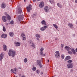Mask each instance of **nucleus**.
<instances>
[{
	"label": "nucleus",
	"mask_w": 77,
	"mask_h": 77,
	"mask_svg": "<svg viewBox=\"0 0 77 77\" xmlns=\"http://www.w3.org/2000/svg\"><path fill=\"white\" fill-rule=\"evenodd\" d=\"M72 52H73V54H75L76 52H75V50H74V49H72Z\"/></svg>",
	"instance_id": "25"
},
{
	"label": "nucleus",
	"mask_w": 77,
	"mask_h": 77,
	"mask_svg": "<svg viewBox=\"0 0 77 77\" xmlns=\"http://www.w3.org/2000/svg\"><path fill=\"white\" fill-rule=\"evenodd\" d=\"M24 62H25V63H26L27 62V58H25L24 60Z\"/></svg>",
	"instance_id": "27"
},
{
	"label": "nucleus",
	"mask_w": 77,
	"mask_h": 77,
	"mask_svg": "<svg viewBox=\"0 0 77 77\" xmlns=\"http://www.w3.org/2000/svg\"><path fill=\"white\" fill-rule=\"evenodd\" d=\"M61 57L62 59H64V57H65V56H64V55H62L61 56Z\"/></svg>",
	"instance_id": "36"
},
{
	"label": "nucleus",
	"mask_w": 77,
	"mask_h": 77,
	"mask_svg": "<svg viewBox=\"0 0 77 77\" xmlns=\"http://www.w3.org/2000/svg\"><path fill=\"white\" fill-rule=\"evenodd\" d=\"M23 40H24V41H25V40H26V37H24L23 38Z\"/></svg>",
	"instance_id": "41"
},
{
	"label": "nucleus",
	"mask_w": 77,
	"mask_h": 77,
	"mask_svg": "<svg viewBox=\"0 0 77 77\" xmlns=\"http://www.w3.org/2000/svg\"><path fill=\"white\" fill-rule=\"evenodd\" d=\"M40 51H41V52L43 51H44V48H42L40 49Z\"/></svg>",
	"instance_id": "37"
},
{
	"label": "nucleus",
	"mask_w": 77,
	"mask_h": 77,
	"mask_svg": "<svg viewBox=\"0 0 77 77\" xmlns=\"http://www.w3.org/2000/svg\"><path fill=\"white\" fill-rule=\"evenodd\" d=\"M71 59V57H70V56H67L66 57L65 59V60H69V59Z\"/></svg>",
	"instance_id": "12"
},
{
	"label": "nucleus",
	"mask_w": 77,
	"mask_h": 77,
	"mask_svg": "<svg viewBox=\"0 0 77 77\" xmlns=\"http://www.w3.org/2000/svg\"><path fill=\"white\" fill-rule=\"evenodd\" d=\"M23 21H21L20 23H23Z\"/></svg>",
	"instance_id": "50"
},
{
	"label": "nucleus",
	"mask_w": 77,
	"mask_h": 77,
	"mask_svg": "<svg viewBox=\"0 0 77 77\" xmlns=\"http://www.w3.org/2000/svg\"><path fill=\"white\" fill-rule=\"evenodd\" d=\"M53 26L54 27L55 29H57V28H58V26H57L56 24H54Z\"/></svg>",
	"instance_id": "23"
},
{
	"label": "nucleus",
	"mask_w": 77,
	"mask_h": 77,
	"mask_svg": "<svg viewBox=\"0 0 77 77\" xmlns=\"http://www.w3.org/2000/svg\"><path fill=\"white\" fill-rule=\"evenodd\" d=\"M4 55H3V54H1L0 55V61H2L3 59V56Z\"/></svg>",
	"instance_id": "8"
},
{
	"label": "nucleus",
	"mask_w": 77,
	"mask_h": 77,
	"mask_svg": "<svg viewBox=\"0 0 77 77\" xmlns=\"http://www.w3.org/2000/svg\"><path fill=\"white\" fill-rule=\"evenodd\" d=\"M35 36L37 38H40V35H38V34L36 35H35Z\"/></svg>",
	"instance_id": "29"
},
{
	"label": "nucleus",
	"mask_w": 77,
	"mask_h": 77,
	"mask_svg": "<svg viewBox=\"0 0 77 77\" xmlns=\"http://www.w3.org/2000/svg\"><path fill=\"white\" fill-rule=\"evenodd\" d=\"M68 25L69 26V27H70L71 29H73V28H74L72 24L71 23H69L68 24Z\"/></svg>",
	"instance_id": "13"
},
{
	"label": "nucleus",
	"mask_w": 77,
	"mask_h": 77,
	"mask_svg": "<svg viewBox=\"0 0 77 77\" xmlns=\"http://www.w3.org/2000/svg\"><path fill=\"white\" fill-rule=\"evenodd\" d=\"M49 2H50L51 3H54V1H51L50 0H49Z\"/></svg>",
	"instance_id": "38"
},
{
	"label": "nucleus",
	"mask_w": 77,
	"mask_h": 77,
	"mask_svg": "<svg viewBox=\"0 0 77 77\" xmlns=\"http://www.w3.org/2000/svg\"><path fill=\"white\" fill-rule=\"evenodd\" d=\"M36 69V68H32V70L33 71H35Z\"/></svg>",
	"instance_id": "32"
},
{
	"label": "nucleus",
	"mask_w": 77,
	"mask_h": 77,
	"mask_svg": "<svg viewBox=\"0 0 77 77\" xmlns=\"http://www.w3.org/2000/svg\"><path fill=\"white\" fill-rule=\"evenodd\" d=\"M21 45V43L19 42H17L16 43V46L17 47H18L19 46H20Z\"/></svg>",
	"instance_id": "16"
},
{
	"label": "nucleus",
	"mask_w": 77,
	"mask_h": 77,
	"mask_svg": "<svg viewBox=\"0 0 77 77\" xmlns=\"http://www.w3.org/2000/svg\"><path fill=\"white\" fill-rule=\"evenodd\" d=\"M55 57H57V58L60 57V55H59V54H56Z\"/></svg>",
	"instance_id": "24"
},
{
	"label": "nucleus",
	"mask_w": 77,
	"mask_h": 77,
	"mask_svg": "<svg viewBox=\"0 0 77 77\" xmlns=\"http://www.w3.org/2000/svg\"><path fill=\"white\" fill-rule=\"evenodd\" d=\"M56 54H59V51H57L55 52Z\"/></svg>",
	"instance_id": "31"
},
{
	"label": "nucleus",
	"mask_w": 77,
	"mask_h": 77,
	"mask_svg": "<svg viewBox=\"0 0 77 77\" xmlns=\"http://www.w3.org/2000/svg\"><path fill=\"white\" fill-rule=\"evenodd\" d=\"M57 5L58 7H59L60 8H62V6L61 4H60L59 3H58L57 4Z\"/></svg>",
	"instance_id": "21"
},
{
	"label": "nucleus",
	"mask_w": 77,
	"mask_h": 77,
	"mask_svg": "<svg viewBox=\"0 0 77 77\" xmlns=\"http://www.w3.org/2000/svg\"><path fill=\"white\" fill-rule=\"evenodd\" d=\"M16 71H17V68H14V70L12 69H11V72H13V73H14V74H15V73L16 72Z\"/></svg>",
	"instance_id": "10"
},
{
	"label": "nucleus",
	"mask_w": 77,
	"mask_h": 77,
	"mask_svg": "<svg viewBox=\"0 0 77 77\" xmlns=\"http://www.w3.org/2000/svg\"><path fill=\"white\" fill-rule=\"evenodd\" d=\"M61 47H62V48L63 47V45L61 44Z\"/></svg>",
	"instance_id": "44"
},
{
	"label": "nucleus",
	"mask_w": 77,
	"mask_h": 77,
	"mask_svg": "<svg viewBox=\"0 0 77 77\" xmlns=\"http://www.w3.org/2000/svg\"><path fill=\"white\" fill-rule=\"evenodd\" d=\"M47 27H48V26H44L43 27L41 28L40 29V30H42V31H44L45 30V29H46V28H47Z\"/></svg>",
	"instance_id": "6"
},
{
	"label": "nucleus",
	"mask_w": 77,
	"mask_h": 77,
	"mask_svg": "<svg viewBox=\"0 0 77 77\" xmlns=\"http://www.w3.org/2000/svg\"><path fill=\"white\" fill-rule=\"evenodd\" d=\"M40 72V71L39 70H37L36 72L37 73V74H39Z\"/></svg>",
	"instance_id": "39"
},
{
	"label": "nucleus",
	"mask_w": 77,
	"mask_h": 77,
	"mask_svg": "<svg viewBox=\"0 0 77 77\" xmlns=\"http://www.w3.org/2000/svg\"><path fill=\"white\" fill-rule=\"evenodd\" d=\"M32 1L33 2H36V0H32Z\"/></svg>",
	"instance_id": "45"
},
{
	"label": "nucleus",
	"mask_w": 77,
	"mask_h": 77,
	"mask_svg": "<svg viewBox=\"0 0 77 77\" xmlns=\"http://www.w3.org/2000/svg\"><path fill=\"white\" fill-rule=\"evenodd\" d=\"M44 6V3L43 2H41L39 4L40 8H43Z\"/></svg>",
	"instance_id": "7"
},
{
	"label": "nucleus",
	"mask_w": 77,
	"mask_h": 77,
	"mask_svg": "<svg viewBox=\"0 0 77 77\" xmlns=\"http://www.w3.org/2000/svg\"><path fill=\"white\" fill-rule=\"evenodd\" d=\"M37 0V1H40V0Z\"/></svg>",
	"instance_id": "52"
},
{
	"label": "nucleus",
	"mask_w": 77,
	"mask_h": 77,
	"mask_svg": "<svg viewBox=\"0 0 77 77\" xmlns=\"http://www.w3.org/2000/svg\"><path fill=\"white\" fill-rule=\"evenodd\" d=\"M14 21L13 20H12L10 22V24H14Z\"/></svg>",
	"instance_id": "34"
},
{
	"label": "nucleus",
	"mask_w": 77,
	"mask_h": 77,
	"mask_svg": "<svg viewBox=\"0 0 77 77\" xmlns=\"http://www.w3.org/2000/svg\"><path fill=\"white\" fill-rule=\"evenodd\" d=\"M41 75H42V74H43V72H41Z\"/></svg>",
	"instance_id": "47"
},
{
	"label": "nucleus",
	"mask_w": 77,
	"mask_h": 77,
	"mask_svg": "<svg viewBox=\"0 0 77 77\" xmlns=\"http://www.w3.org/2000/svg\"><path fill=\"white\" fill-rule=\"evenodd\" d=\"M31 47H33V48H35V45L33 43V44H32L31 45Z\"/></svg>",
	"instance_id": "26"
},
{
	"label": "nucleus",
	"mask_w": 77,
	"mask_h": 77,
	"mask_svg": "<svg viewBox=\"0 0 77 77\" xmlns=\"http://www.w3.org/2000/svg\"><path fill=\"white\" fill-rule=\"evenodd\" d=\"M9 35L10 36L12 37L14 36V33L12 32H10L9 33Z\"/></svg>",
	"instance_id": "20"
},
{
	"label": "nucleus",
	"mask_w": 77,
	"mask_h": 77,
	"mask_svg": "<svg viewBox=\"0 0 77 77\" xmlns=\"http://www.w3.org/2000/svg\"><path fill=\"white\" fill-rule=\"evenodd\" d=\"M15 54V51H13L12 49L9 50V52H8V55L10 56H12V57H14Z\"/></svg>",
	"instance_id": "2"
},
{
	"label": "nucleus",
	"mask_w": 77,
	"mask_h": 77,
	"mask_svg": "<svg viewBox=\"0 0 77 77\" xmlns=\"http://www.w3.org/2000/svg\"><path fill=\"white\" fill-rule=\"evenodd\" d=\"M36 14H34L32 15V17H34L36 16Z\"/></svg>",
	"instance_id": "40"
},
{
	"label": "nucleus",
	"mask_w": 77,
	"mask_h": 77,
	"mask_svg": "<svg viewBox=\"0 0 77 77\" xmlns=\"http://www.w3.org/2000/svg\"><path fill=\"white\" fill-rule=\"evenodd\" d=\"M39 66H40V68H41V67H42V65H38Z\"/></svg>",
	"instance_id": "46"
},
{
	"label": "nucleus",
	"mask_w": 77,
	"mask_h": 77,
	"mask_svg": "<svg viewBox=\"0 0 77 77\" xmlns=\"http://www.w3.org/2000/svg\"><path fill=\"white\" fill-rule=\"evenodd\" d=\"M68 63H71V62H72V60H70L69 61H67Z\"/></svg>",
	"instance_id": "28"
},
{
	"label": "nucleus",
	"mask_w": 77,
	"mask_h": 77,
	"mask_svg": "<svg viewBox=\"0 0 77 77\" xmlns=\"http://www.w3.org/2000/svg\"><path fill=\"white\" fill-rule=\"evenodd\" d=\"M37 65H40L41 64V61L39 60H37Z\"/></svg>",
	"instance_id": "14"
},
{
	"label": "nucleus",
	"mask_w": 77,
	"mask_h": 77,
	"mask_svg": "<svg viewBox=\"0 0 77 77\" xmlns=\"http://www.w3.org/2000/svg\"><path fill=\"white\" fill-rule=\"evenodd\" d=\"M2 8H3L4 9L5 8H6V5H5V4L4 3H2Z\"/></svg>",
	"instance_id": "17"
},
{
	"label": "nucleus",
	"mask_w": 77,
	"mask_h": 77,
	"mask_svg": "<svg viewBox=\"0 0 77 77\" xmlns=\"http://www.w3.org/2000/svg\"><path fill=\"white\" fill-rule=\"evenodd\" d=\"M55 39L56 40V39H56V38H55Z\"/></svg>",
	"instance_id": "56"
},
{
	"label": "nucleus",
	"mask_w": 77,
	"mask_h": 77,
	"mask_svg": "<svg viewBox=\"0 0 77 77\" xmlns=\"http://www.w3.org/2000/svg\"><path fill=\"white\" fill-rule=\"evenodd\" d=\"M26 8L27 9V12H30L31 9H32V5H29V7H28V6L26 7Z\"/></svg>",
	"instance_id": "5"
},
{
	"label": "nucleus",
	"mask_w": 77,
	"mask_h": 77,
	"mask_svg": "<svg viewBox=\"0 0 77 77\" xmlns=\"http://www.w3.org/2000/svg\"><path fill=\"white\" fill-rule=\"evenodd\" d=\"M65 48L66 50H67V51H68V53L69 54H72V49L70 48V47L66 46L65 47Z\"/></svg>",
	"instance_id": "3"
},
{
	"label": "nucleus",
	"mask_w": 77,
	"mask_h": 77,
	"mask_svg": "<svg viewBox=\"0 0 77 77\" xmlns=\"http://www.w3.org/2000/svg\"><path fill=\"white\" fill-rule=\"evenodd\" d=\"M18 13L21 14L22 13V10L21 9V8H19L18 9Z\"/></svg>",
	"instance_id": "19"
},
{
	"label": "nucleus",
	"mask_w": 77,
	"mask_h": 77,
	"mask_svg": "<svg viewBox=\"0 0 77 77\" xmlns=\"http://www.w3.org/2000/svg\"><path fill=\"white\" fill-rule=\"evenodd\" d=\"M3 46L4 50H5V51H6V50H7V48H8L7 46H6L5 45H4Z\"/></svg>",
	"instance_id": "15"
},
{
	"label": "nucleus",
	"mask_w": 77,
	"mask_h": 77,
	"mask_svg": "<svg viewBox=\"0 0 77 77\" xmlns=\"http://www.w3.org/2000/svg\"><path fill=\"white\" fill-rule=\"evenodd\" d=\"M68 68H72V65L71 63H69L67 65Z\"/></svg>",
	"instance_id": "18"
},
{
	"label": "nucleus",
	"mask_w": 77,
	"mask_h": 77,
	"mask_svg": "<svg viewBox=\"0 0 77 77\" xmlns=\"http://www.w3.org/2000/svg\"><path fill=\"white\" fill-rule=\"evenodd\" d=\"M45 11L46 12H48L49 11V9H48V6H45Z\"/></svg>",
	"instance_id": "9"
},
{
	"label": "nucleus",
	"mask_w": 77,
	"mask_h": 77,
	"mask_svg": "<svg viewBox=\"0 0 77 77\" xmlns=\"http://www.w3.org/2000/svg\"><path fill=\"white\" fill-rule=\"evenodd\" d=\"M75 2L76 3H77V0H76Z\"/></svg>",
	"instance_id": "51"
},
{
	"label": "nucleus",
	"mask_w": 77,
	"mask_h": 77,
	"mask_svg": "<svg viewBox=\"0 0 77 77\" xmlns=\"http://www.w3.org/2000/svg\"><path fill=\"white\" fill-rule=\"evenodd\" d=\"M42 24H44V25H46V22L44 20H43L42 21Z\"/></svg>",
	"instance_id": "22"
},
{
	"label": "nucleus",
	"mask_w": 77,
	"mask_h": 77,
	"mask_svg": "<svg viewBox=\"0 0 77 77\" xmlns=\"http://www.w3.org/2000/svg\"><path fill=\"white\" fill-rule=\"evenodd\" d=\"M40 54L41 55V56H42V54H43V52H41L40 53Z\"/></svg>",
	"instance_id": "42"
},
{
	"label": "nucleus",
	"mask_w": 77,
	"mask_h": 77,
	"mask_svg": "<svg viewBox=\"0 0 77 77\" xmlns=\"http://www.w3.org/2000/svg\"><path fill=\"white\" fill-rule=\"evenodd\" d=\"M7 17L5 16H2V20L4 22H6L8 20H11V18L9 15L7 14Z\"/></svg>",
	"instance_id": "1"
},
{
	"label": "nucleus",
	"mask_w": 77,
	"mask_h": 77,
	"mask_svg": "<svg viewBox=\"0 0 77 77\" xmlns=\"http://www.w3.org/2000/svg\"><path fill=\"white\" fill-rule=\"evenodd\" d=\"M7 37V35L5 34H3L2 35L1 38H5Z\"/></svg>",
	"instance_id": "11"
},
{
	"label": "nucleus",
	"mask_w": 77,
	"mask_h": 77,
	"mask_svg": "<svg viewBox=\"0 0 77 77\" xmlns=\"http://www.w3.org/2000/svg\"><path fill=\"white\" fill-rule=\"evenodd\" d=\"M24 18V16L21 15H19L18 17V20L19 21H21L23 20Z\"/></svg>",
	"instance_id": "4"
},
{
	"label": "nucleus",
	"mask_w": 77,
	"mask_h": 77,
	"mask_svg": "<svg viewBox=\"0 0 77 77\" xmlns=\"http://www.w3.org/2000/svg\"><path fill=\"white\" fill-rule=\"evenodd\" d=\"M3 31H4V32H6V29L5 28V27L4 26H3Z\"/></svg>",
	"instance_id": "33"
},
{
	"label": "nucleus",
	"mask_w": 77,
	"mask_h": 77,
	"mask_svg": "<svg viewBox=\"0 0 77 77\" xmlns=\"http://www.w3.org/2000/svg\"><path fill=\"white\" fill-rule=\"evenodd\" d=\"M37 40H39V39L38 38H37Z\"/></svg>",
	"instance_id": "48"
},
{
	"label": "nucleus",
	"mask_w": 77,
	"mask_h": 77,
	"mask_svg": "<svg viewBox=\"0 0 77 77\" xmlns=\"http://www.w3.org/2000/svg\"><path fill=\"white\" fill-rule=\"evenodd\" d=\"M24 2H26V0H24Z\"/></svg>",
	"instance_id": "54"
},
{
	"label": "nucleus",
	"mask_w": 77,
	"mask_h": 77,
	"mask_svg": "<svg viewBox=\"0 0 77 77\" xmlns=\"http://www.w3.org/2000/svg\"><path fill=\"white\" fill-rule=\"evenodd\" d=\"M21 35L22 37L25 36V34H24V33H22L21 34Z\"/></svg>",
	"instance_id": "35"
},
{
	"label": "nucleus",
	"mask_w": 77,
	"mask_h": 77,
	"mask_svg": "<svg viewBox=\"0 0 77 77\" xmlns=\"http://www.w3.org/2000/svg\"><path fill=\"white\" fill-rule=\"evenodd\" d=\"M22 77H25V76H22Z\"/></svg>",
	"instance_id": "53"
},
{
	"label": "nucleus",
	"mask_w": 77,
	"mask_h": 77,
	"mask_svg": "<svg viewBox=\"0 0 77 77\" xmlns=\"http://www.w3.org/2000/svg\"><path fill=\"white\" fill-rule=\"evenodd\" d=\"M48 62H49V60H48Z\"/></svg>",
	"instance_id": "55"
},
{
	"label": "nucleus",
	"mask_w": 77,
	"mask_h": 77,
	"mask_svg": "<svg viewBox=\"0 0 77 77\" xmlns=\"http://www.w3.org/2000/svg\"><path fill=\"white\" fill-rule=\"evenodd\" d=\"M29 44H33V42H32V41L31 40H30L29 42Z\"/></svg>",
	"instance_id": "30"
},
{
	"label": "nucleus",
	"mask_w": 77,
	"mask_h": 77,
	"mask_svg": "<svg viewBox=\"0 0 77 77\" xmlns=\"http://www.w3.org/2000/svg\"><path fill=\"white\" fill-rule=\"evenodd\" d=\"M42 56H45V54H42Z\"/></svg>",
	"instance_id": "43"
},
{
	"label": "nucleus",
	"mask_w": 77,
	"mask_h": 77,
	"mask_svg": "<svg viewBox=\"0 0 77 77\" xmlns=\"http://www.w3.org/2000/svg\"><path fill=\"white\" fill-rule=\"evenodd\" d=\"M75 51H76V52H77V48H76L75 49Z\"/></svg>",
	"instance_id": "49"
}]
</instances>
